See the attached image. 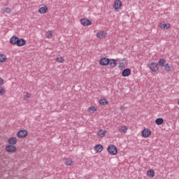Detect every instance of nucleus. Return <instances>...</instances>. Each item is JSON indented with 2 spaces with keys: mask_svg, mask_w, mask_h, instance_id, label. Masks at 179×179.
Returning <instances> with one entry per match:
<instances>
[{
  "mask_svg": "<svg viewBox=\"0 0 179 179\" xmlns=\"http://www.w3.org/2000/svg\"><path fill=\"white\" fill-rule=\"evenodd\" d=\"M3 11L6 13L10 14V13H12V9L10 8H6L3 10Z\"/></svg>",
  "mask_w": 179,
  "mask_h": 179,
  "instance_id": "7c9ffc66",
  "label": "nucleus"
},
{
  "mask_svg": "<svg viewBox=\"0 0 179 179\" xmlns=\"http://www.w3.org/2000/svg\"><path fill=\"white\" fill-rule=\"evenodd\" d=\"M141 136L144 138H147L152 136V131L148 128H144L141 131Z\"/></svg>",
  "mask_w": 179,
  "mask_h": 179,
  "instance_id": "20e7f679",
  "label": "nucleus"
},
{
  "mask_svg": "<svg viewBox=\"0 0 179 179\" xmlns=\"http://www.w3.org/2000/svg\"><path fill=\"white\" fill-rule=\"evenodd\" d=\"M55 61L59 64H63L64 62L65 59L62 57H56Z\"/></svg>",
  "mask_w": 179,
  "mask_h": 179,
  "instance_id": "bb28decb",
  "label": "nucleus"
},
{
  "mask_svg": "<svg viewBox=\"0 0 179 179\" xmlns=\"http://www.w3.org/2000/svg\"><path fill=\"white\" fill-rule=\"evenodd\" d=\"M147 175L150 178H152L155 177V172L154 171V169H150L147 172Z\"/></svg>",
  "mask_w": 179,
  "mask_h": 179,
  "instance_id": "5701e85b",
  "label": "nucleus"
},
{
  "mask_svg": "<svg viewBox=\"0 0 179 179\" xmlns=\"http://www.w3.org/2000/svg\"><path fill=\"white\" fill-rule=\"evenodd\" d=\"M164 122V120L162 117H158L155 120L157 125L160 126Z\"/></svg>",
  "mask_w": 179,
  "mask_h": 179,
  "instance_id": "b1692460",
  "label": "nucleus"
},
{
  "mask_svg": "<svg viewBox=\"0 0 179 179\" xmlns=\"http://www.w3.org/2000/svg\"><path fill=\"white\" fill-rule=\"evenodd\" d=\"M17 150V147L14 145H8L5 147V151L8 152V153H14L16 152Z\"/></svg>",
  "mask_w": 179,
  "mask_h": 179,
  "instance_id": "423d86ee",
  "label": "nucleus"
},
{
  "mask_svg": "<svg viewBox=\"0 0 179 179\" xmlns=\"http://www.w3.org/2000/svg\"><path fill=\"white\" fill-rule=\"evenodd\" d=\"M48 8L45 4H41L38 6V12L41 15H45L48 13Z\"/></svg>",
  "mask_w": 179,
  "mask_h": 179,
  "instance_id": "7ed1b4c3",
  "label": "nucleus"
},
{
  "mask_svg": "<svg viewBox=\"0 0 179 179\" xmlns=\"http://www.w3.org/2000/svg\"><path fill=\"white\" fill-rule=\"evenodd\" d=\"M177 104L179 106V99H178Z\"/></svg>",
  "mask_w": 179,
  "mask_h": 179,
  "instance_id": "72a5a7b5",
  "label": "nucleus"
},
{
  "mask_svg": "<svg viewBox=\"0 0 179 179\" xmlns=\"http://www.w3.org/2000/svg\"><path fill=\"white\" fill-rule=\"evenodd\" d=\"M64 164H66V166H73V160L70 158L66 159V161H64Z\"/></svg>",
  "mask_w": 179,
  "mask_h": 179,
  "instance_id": "a878e982",
  "label": "nucleus"
},
{
  "mask_svg": "<svg viewBox=\"0 0 179 179\" xmlns=\"http://www.w3.org/2000/svg\"><path fill=\"white\" fill-rule=\"evenodd\" d=\"M10 43L17 47H24L26 45V41L23 38H19L16 36H13L10 38Z\"/></svg>",
  "mask_w": 179,
  "mask_h": 179,
  "instance_id": "f257e3e1",
  "label": "nucleus"
},
{
  "mask_svg": "<svg viewBox=\"0 0 179 179\" xmlns=\"http://www.w3.org/2000/svg\"><path fill=\"white\" fill-rule=\"evenodd\" d=\"M166 64V60L164 59H160L159 60V65L161 66V67H164L165 66V64Z\"/></svg>",
  "mask_w": 179,
  "mask_h": 179,
  "instance_id": "cd10ccee",
  "label": "nucleus"
},
{
  "mask_svg": "<svg viewBox=\"0 0 179 179\" xmlns=\"http://www.w3.org/2000/svg\"><path fill=\"white\" fill-rule=\"evenodd\" d=\"M107 151L112 156H115L117 154V148L114 145H110L107 148Z\"/></svg>",
  "mask_w": 179,
  "mask_h": 179,
  "instance_id": "f03ea898",
  "label": "nucleus"
},
{
  "mask_svg": "<svg viewBox=\"0 0 179 179\" xmlns=\"http://www.w3.org/2000/svg\"><path fill=\"white\" fill-rule=\"evenodd\" d=\"M8 57L5 54H0V63H4L7 61Z\"/></svg>",
  "mask_w": 179,
  "mask_h": 179,
  "instance_id": "4be33fe9",
  "label": "nucleus"
},
{
  "mask_svg": "<svg viewBox=\"0 0 179 179\" xmlns=\"http://www.w3.org/2000/svg\"><path fill=\"white\" fill-rule=\"evenodd\" d=\"M54 34V31L49 30L46 31L45 37L46 38H52V34Z\"/></svg>",
  "mask_w": 179,
  "mask_h": 179,
  "instance_id": "393cba45",
  "label": "nucleus"
},
{
  "mask_svg": "<svg viewBox=\"0 0 179 179\" xmlns=\"http://www.w3.org/2000/svg\"><path fill=\"white\" fill-rule=\"evenodd\" d=\"M109 59L108 57H101L99 59V65L101 66H108L109 65Z\"/></svg>",
  "mask_w": 179,
  "mask_h": 179,
  "instance_id": "6e6552de",
  "label": "nucleus"
},
{
  "mask_svg": "<svg viewBox=\"0 0 179 179\" xmlns=\"http://www.w3.org/2000/svg\"><path fill=\"white\" fill-rule=\"evenodd\" d=\"M108 104V99L106 98L101 99L99 100V105L101 106H106Z\"/></svg>",
  "mask_w": 179,
  "mask_h": 179,
  "instance_id": "aec40b11",
  "label": "nucleus"
},
{
  "mask_svg": "<svg viewBox=\"0 0 179 179\" xmlns=\"http://www.w3.org/2000/svg\"><path fill=\"white\" fill-rule=\"evenodd\" d=\"M107 36V33L104 31H99L98 33L96 34V38L102 39L105 38Z\"/></svg>",
  "mask_w": 179,
  "mask_h": 179,
  "instance_id": "4468645a",
  "label": "nucleus"
},
{
  "mask_svg": "<svg viewBox=\"0 0 179 179\" xmlns=\"http://www.w3.org/2000/svg\"><path fill=\"white\" fill-rule=\"evenodd\" d=\"M8 142L9 145H15L17 143V138L16 137H10L8 138Z\"/></svg>",
  "mask_w": 179,
  "mask_h": 179,
  "instance_id": "a211bd4d",
  "label": "nucleus"
},
{
  "mask_svg": "<svg viewBox=\"0 0 179 179\" xmlns=\"http://www.w3.org/2000/svg\"><path fill=\"white\" fill-rule=\"evenodd\" d=\"M131 74V70L129 68H126L122 71L121 75L123 77H129Z\"/></svg>",
  "mask_w": 179,
  "mask_h": 179,
  "instance_id": "dca6fc26",
  "label": "nucleus"
},
{
  "mask_svg": "<svg viewBox=\"0 0 179 179\" xmlns=\"http://www.w3.org/2000/svg\"><path fill=\"white\" fill-rule=\"evenodd\" d=\"M129 128L126 125H121L120 126L118 131L122 134H125L127 132H128Z\"/></svg>",
  "mask_w": 179,
  "mask_h": 179,
  "instance_id": "2eb2a0df",
  "label": "nucleus"
},
{
  "mask_svg": "<svg viewBox=\"0 0 179 179\" xmlns=\"http://www.w3.org/2000/svg\"><path fill=\"white\" fill-rule=\"evenodd\" d=\"M94 150L96 153H100L103 151V145L98 144L94 145Z\"/></svg>",
  "mask_w": 179,
  "mask_h": 179,
  "instance_id": "f3484780",
  "label": "nucleus"
},
{
  "mask_svg": "<svg viewBox=\"0 0 179 179\" xmlns=\"http://www.w3.org/2000/svg\"><path fill=\"white\" fill-rule=\"evenodd\" d=\"M149 69L152 72H157L159 70V64L157 62H152L149 64Z\"/></svg>",
  "mask_w": 179,
  "mask_h": 179,
  "instance_id": "9d476101",
  "label": "nucleus"
},
{
  "mask_svg": "<svg viewBox=\"0 0 179 179\" xmlns=\"http://www.w3.org/2000/svg\"><path fill=\"white\" fill-rule=\"evenodd\" d=\"M80 23L84 27L90 26L92 24V21L87 18H83L82 20H80Z\"/></svg>",
  "mask_w": 179,
  "mask_h": 179,
  "instance_id": "9b49d317",
  "label": "nucleus"
},
{
  "mask_svg": "<svg viewBox=\"0 0 179 179\" xmlns=\"http://www.w3.org/2000/svg\"><path fill=\"white\" fill-rule=\"evenodd\" d=\"M29 135V132L27 130H20L17 132V136L19 138H24Z\"/></svg>",
  "mask_w": 179,
  "mask_h": 179,
  "instance_id": "1a4fd4ad",
  "label": "nucleus"
},
{
  "mask_svg": "<svg viewBox=\"0 0 179 179\" xmlns=\"http://www.w3.org/2000/svg\"><path fill=\"white\" fill-rule=\"evenodd\" d=\"M122 7V3L121 1H115V3H113V9L115 10H120Z\"/></svg>",
  "mask_w": 179,
  "mask_h": 179,
  "instance_id": "ddd939ff",
  "label": "nucleus"
},
{
  "mask_svg": "<svg viewBox=\"0 0 179 179\" xmlns=\"http://www.w3.org/2000/svg\"><path fill=\"white\" fill-rule=\"evenodd\" d=\"M158 27L162 30H169L171 28V25L169 22H161L159 24Z\"/></svg>",
  "mask_w": 179,
  "mask_h": 179,
  "instance_id": "39448f33",
  "label": "nucleus"
},
{
  "mask_svg": "<svg viewBox=\"0 0 179 179\" xmlns=\"http://www.w3.org/2000/svg\"><path fill=\"white\" fill-rule=\"evenodd\" d=\"M31 97V94L30 93H26L24 95V99L26 100V101H28Z\"/></svg>",
  "mask_w": 179,
  "mask_h": 179,
  "instance_id": "2f4dec72",
  "label": "nucleus"
},
{
  "mask_svg": "<svg viewBox=\"0 0 179 179\" xmlns=\"http://www.w3.org/2000/svg\"><path fill=\"white\" fill-rule=\"evenodd\" d=\"M69 179H75V178H69Z\"/></svg>",
  "mask_w": 179,
  "mask_h": 179,
  "instance_id": "f704fd0d",
  "label": "nucleus"
},
{
  "mask_svg": "<svg viewBox=\"0 0 179 179\" xmlns=\"http://www.w3.org/2000/svg\"><path fill=\"white\" fill-rule=\"evenodd\" d=\"M164 66H165V71L166 72H170L171 71V67L169 64H166V65H164Z\"/></svg>",
  "mask_w": 179,
  "mask_h": 179,
  "instance_id": "c756f323",
  "label": "nucleus"
},
{
  "mask_svg": "<svg viewBox=\"0 0 179 179\" xmlns=\"http://www.w3.org/2000/svg\"><path fill=\"white\" fill-rule=\"evenodd\" d=\"M107 131L106 129H99L96 131V136L100 138H103L106 136Z\"/></svg>",
  "mask_w": 179,
  "mask_h": 179,
  "instance_id": "f8f14e48",
  "label": "nucleus"
},
{
  "mask_svg": "<svg viewBox=\"0 0 179 179\" xmlns=\"http://www.w3.org/2000/svg\"><path fill=\"white\" fill-rule=\"evenodd\" d=\"M87 112L90 114H94L97 112V106H92L87 108Z\"/></svg>",
  "mask_w": 179,
  "mask_h": 179,
  "instance_id": "6ab92c4d",
  "label": "nucleus"
},
{
  "mask_svg": "<svg viewBox=\"0 0 179 179\" xmlns=\"http://www.w3.org/2000/svg\"><path fill=\"white\" fill-rule=\"evenodd\" d=\"M111 68H115L117 65V61L115 59H109V64Z\"/></svg>",
  "mask_w": 179,
  "mask_h": 179,
  "instance_id": "412c9836",
  "label": "nucleus"
},
{
  "mask_svg": "<svg viewBox=\"0 0 179 179\" xmlns=\"http://www.w3.org/2000/svg\"><path fill=\"white\" fill-rule=\"evenodd\" d=\"M6 89L3 87L0 86V96H3L6 94Z\"/></svg>",
  "mask_w": 179,
  "mask_h": 179,
  "instance_id": "c85d7f7f",
  "label": "nucleus"
},
{
  "mask_svg": "<svg viewBox=\"0 0 179 179\" xmlns=\"http://www.w3.org/2000/svg\"><path fill=\"white\" fill-rule=\"evenodd\" d=\"M4 80L2 78H0V85H3Z\"/></svg>",
  "mask_w": 179,
  "mask_h": 179,
  "instance_id": "473e14b6",
  "label": "nucleus"
},
{
  "mask_svg": "<svg viewBox=\"0 0 179 179\" xmlns=\"http://www.w3.org/2000/svg\"><path fill=\"white\" fill-rule=\"evenodd\" d=\"M129 62L126 59H122L119 63V69H124L128 66Z\"/></svg>",
  "mask_w": 179,
  "mask_h": 179,
  "instance_id": "0eeeda50",
  "label": "nucleus"
}]
</instances>
